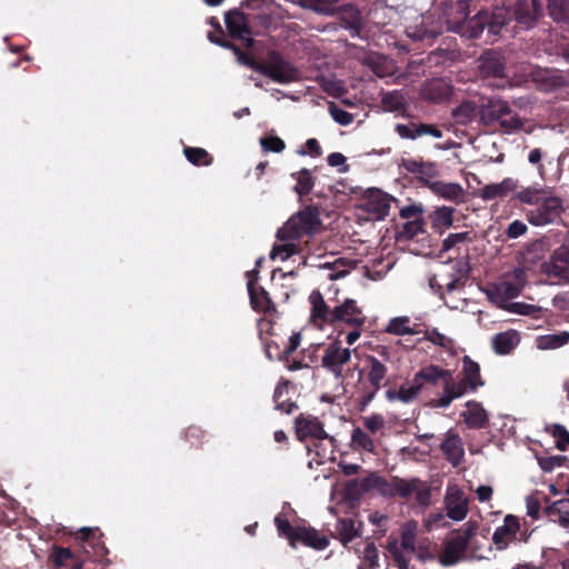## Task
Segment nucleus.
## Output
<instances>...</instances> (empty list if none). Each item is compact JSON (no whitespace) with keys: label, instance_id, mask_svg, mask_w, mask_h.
I'll list each match as a JSON object with an SVG mask.
<instances>
[{"label":"nucleus","instance_id":"4","mask_svg":"<svg viewBox=\"0 0 569 569\" xmlns=\"http://www.w3.org/2000/svg\"><path fill=\"white\" fill-rule=\"evenodd\" d=\"M371 353L363 358V367L359 375L365 376L360 405H369L377 392L388 385V363L392 362L393 351L385 345L370 347Z\"/></svg>","mask_w":569,"mask_h":569},{"label":"nucleus","instance_id":"54","mask_svg":"<svg viewBox=\"0 0 569 569\" xmlns=\"http://www.w3.org/2000/svg\"><path fill=\"white\" fill-rule=\"evenodd\" d=\"M382 106L388 111H401L406 108V102L403 96L399 91H390L383 94L382 97Z\"/></svg>","mask_w":569,"mask_h":569},{"label":"nucleus","instance_id":"13","mask_svg":"<svg viewBox=\"0 0 569 569\" xmlns=\"http://www.w3.org/2000/svg\"><path fill=\"white\" fill-rule=\"evenodd\" d=\"M478 72L483 79L506 77V59L501 51L487 49L477 60Z\"/></svg>","mask_w":569,"mask_h":569},{"label":"nucleus","instance_id":"33","mask_svg":"<svg viewBox=\"0 0 569 569\" xmlns=\"http://www.w3.org/2000/svg\"><path fill=\"white\" fill-rule=\"evenodd\" d=\"M479 109L476 102L465 100L451 111V117L457 124L467 126L479 117Z\"/></svg>","mask_w":569,"mask_h":569},{"label":"nucleus","instance_id":"22","mask_svg":"<svg viewBox=\"0 0 569 569\" xmlns=\"http://www.w3.org/2000/svg\"><path fill=\"white\" fill-rule=\"evenodd\" d=\"M538 89L545 92L552 91L566 84L565 78L555 69L538 68L531 73Z\"/></svg>","mask_w":569,"mask_h":569},{"label":"nucleus","instance_id":"12","mask_svg":"<svg viewBox=\"0 0 569 569\" xmlns=\"http://www.w3.org/2000/svg\"><path fill=\"white\" fill-rule=\"evenodd\" d=\"M431 368H433V365L422 367L418 372H416L413 376L412 383L410 386L402 385L400 386L399 389H388L386 391L387 400L391 402L400 401L402 403L412 402L415 399L418 398L425 385L432 386L431 381L427 380L426 378H422L423 373L430 370Z\"/></svg>","mask_w":569,"mask_h":569},{"label":"nucleus","instance_id":"14","mask_svg":"<svg viewBox=\"0 0 569 569\" xmlns=\"http://www.w3.org/2000/svg\"><path fill=\"white\" fill-rule=\"evenodd\" d=\"M510 19H515L519 24L531 28L542 14V4L538 0H517L511 9Z\"/></svg>","mask_w":569,"mask_h":569},{"label":"nucleus","instance_id":"43","mask_svg":"<svg viewBox=\"0 0 569 569\" xmlns=\"http://www.w3.org/2000/svg\"><path fill=\"white\" fill-rule=\"evenodd\" d=\"M321 268H327L333 272L329 274L331 280L343 278L355 267V261L346 258H337L332 262H325L320 264Z\"/></svg>","mask_w":569,"mask_h":569},{"label":"nucleus","instance_id":"55","mask_svg":"<svg viewBox=\"0 0 569 569\" xmlns=\"http://www.w3.org/2000/svg\"><path fill=\"white\" fill-rule=\"evenodd\" d=\"M351 441L358 448L368 452H373L375 442L371 437L360 428H355L351 435Z\"/></svg>","mask_w":569,"mask_h":569},{"label":"nucleus","instance_id":"3","mask_svg":"<svg viewBox=\"0 0 569 569\" xmlns=\"http://www.w3.org/2000/svg\"><path fill=\"white\" fill-rule=\"evenodd\" d=\"M513 199L522 206L527 221L533 227L558 224L567 210L566 200L550 188H523Z\"/></svg>","mask_w":569,"mask_h":569},{"label":"nucleus","instance_id":"45","mask_svg":"<svg viewBox=\"0 0 569 569\" xmlns=\"http://www.w3.org/2000/svg\"><path fill=\"white\" fill-rule=\"evenodd\" d=\"M183 154L187 160L193 166H209L212 163V156L203 148L199 147H184Z\"/></svg>","mask_w":569,"mask_h":569},{"label":"nucleus","instance_id":"18","mask_svg":"<svg viewBox=\"0 0 569 569\" xmlns=\"http://www.w3.org/2000/svg\"><path fill=\"white\" fill-rule=\"evenodd\" d=\"M519 530V519L513 515H507L503 519V525L496 528L492 535V542L498 550H505L511 541L517 539Z\"/></svg>","mask_w":569,"mask_h":569},{"label":"nucleus","instance_id":"16","mask_svg":"<svg viewBox=\"0 0 569 569\" xmlns=\"http://www.w3.org/2000/svg\"><path fill=\"white\" fill-rule=\"evenodd\" d=\"M331 319L333 325L343 322L356 328H361L366 322V316L353 299H346L342 305L333 308Z\"/></svg>","mask_w":569,"mask_h":569},{"label":"nucleus","instance_id":"63","mask_svg":"<svg viewBox=\"0 0 569 569\" xmlns=\"http://www.w3.org/2000/svg\"><path fill=\"white\" fill-rule=\"evenodd\" d=\"M528 231L527 224L522 220H513L507 227L505 234L508 239H517Z\"/></svg>","mask_w":569,"mask_h":569},{"label":"nucleus","instance_id":"19","mask_svg":"<svg viewBox=\"0 0 569 569\" xmlns=\"http://www.w3.org/2000/svg\"><path fill=\"white\" fill-rule=\"evenodd\" d=\"M395 131L399 134L400 138L409 140H416L422 136H431L433 138L440 139L443 136L442 130L432 123H397L395 126Z\"/></svg>","mask_w":569,"mask_h":569},{"label":"nucleus","instance_id":"64","mask_svg":"<svg viewBox=\"0 0 569 569\" xmlns=\"http://www.w3.org/2000/svg\"><path fill=\"white\" fill-rule=\"evenodd\" d=\"M400 217L407 221L409 220H416V219H423V207L421 204H410L400 209L399 212Z\"/></svg>","mask_w":569,"mask_h":569},{"label":"nucleus","instance_id":"46","mask_svg":"<svg viewBox=\"0 0 569 569\" xmlns=\"http://www.w3.org/2000/svg\"><path fill=\"white\" fill-rule=\"evenodd\" d=\"M455 208L452 207H440L437 208L432 214V226L442 232L443 229H447L453 223V213Z\"/></svg>","mask_w":569,"mask_h":569},{"label":"nucleus","instance_id":"44","mask_svg":"<svg viewBox=\"0 0 569 569\" xmlns=\"http://www.w3.org/2000/svg\"><path fill=\"white\" fill-rule=\"evenodd\" d=\"M291 177L297 180V184L295 186L296 193L300 197H305L311 192L315 186V179L309 169L303 168L300 171L292 173Z\"/></svg>","mask_w":569,"mask_h":569},{"label":"nucleus","instance_id":"48","mask_svg":"<svg viewBox=\"0 0 569 569\" xmlns=\"http://www.w3.org/2000/svg\"><path fill=\"white\" fill-rule=\"evenodd\" d=\"M547 9L549 16L556 22L569 21V1L568 0H548Z\"/></svg>","mask_w":569,"mask_h":569},{"label":"nucleus","instance_id":"15","mask_svg":"<svg viewBox=\"0 0 569 569\" xmlns=\"http://www.w3.org/2000/svg\"><path fill=\"white\" fill-rule=\"evenodd\" d=\"M469 500L458 486L447 488L445 505L448 518L455 521L463 520L469 511Z\"/></svg>","mask_w":569,"mask_h":569},{"label":"nucleus","instance_id":"60","mask_svg":"<svg viewBox=\"0 0 569 569\" xmlns=\"http://www.w3.org/2000/svg\"><path fill=\"white\" fill-rule=\"evenodd\" d=\"M329 113L341 126H348L353 121L352 114L338 107L335 102L329 104Z\"/></svg>","mask_w":569,"mask_h":569},{"label":"nucleus","instance_id":"21","mask_svg":"<svg viewBox=\"0 0 569 569\" xmlns=\"http://www.w3.org/2000/svg\"><path fill=\"white\" fill-rule=\"evenodd\" d=\"M340 26L348 30L352 38L360 37L363 19L360 10L352 3L343 4L339 13Z\"/></svg>","mask_w":569,"mask_h":569},{"label":"nucleus","instance_id":"7","mask_svg":"<svg viewBox=\"0 0 569 569\" xmlns=\"http://www.w3.org/2000/svg\"><path fill=\"white\" fill-rule=\"evenodd\" d=\"M477 523L467 522L463 527L452 530L443 542L438 560L445 567L457 565L465 559L470 540L476 535Z\"/></svg>","mask_w":569,"mask_h":569},{"label":"nucleus","instance_id":"32","mask_svg":"<svg viewBox=\"0 0 569 569\" xmlns=\"http://www.w3.org/2000/svg\"><path fill=\"white\" fill-rule=\"evenodd\" d=\"M367 210L375 213L377 218H385L390 210L389 196L380 190L370 191V196L367 200Z\"/></svg>","mask_w":569,"mask_h":569},{"label":"nucleus","instance_id":"2","mask_svg":"<svg viewBox=\"0 0 569 569\" xmlns=\"http://www.w3.org/2000/svg\"><path fill=\"white\" fill-rule=\"evenodd\" d=\"M322 221L317 206L309 204L293 213L281 228L278 229L276 237L282 243L274 244L270 252V258L284 261L301 252L300 241L303 238L312 239L320 231Z\"/></svg>","mask_w":569,"mask_h":569},{"label":"nucleus","instance_id":"38","mask_svg":"<svg viewBox=\"0 0 569 569\" xmlns=\"http://www.w3.org/2000/svg\"><path fill=\"white\" fill-rule=\"evenodd\" d=\"M416 325L411 326V320L407 316L396 317L389 320L385 331L395 336L417 335Z\"/></svg>","mask_w":569,"mask_h":569},{"label":"nucleus","instance_id":"39","mask_svg":"<svg viewBox=\"0 0 569 569\" xmlns=\"http://www.w3.org/2000/svg\"><path fill=\"white\" fill-rule=\"evenodd\" d=\"M101 533H98L97 530L91 528H82L80 530V540L91 547L96 555L102 557L108 553V549L101 540Z\"/></svg>","mask_w":569,"mask_h":569},{"label":"nucleus","instance_id":"31","mask_svg":"<svg viewBox=\"0 0 569 569\" xmlns=\"http://www.w3.org/2000/svg\"><path fill=\"white\" fill-rule=\"evenodd\" d=\"M298 542L316 550H323L329 546V539L320 535V532L312 527L307 528L300 526L297 535V543Z\"/></svg>","mask_w":569,"mask_h":569},{"label":"nucleus","instance_id":"30","mask_svg":"<svg viewBox=\"0 0 569 569\" xmlns=\"http://www.w3.org/2000/svg\"><path fill=\"white\" fill-rule=\"evenodd\" d=\"M208 38L211 42H213L222 48L231 49L233 51V53L236 54L238 61L241 64L260 73V71H261L260 67H262V62L257 61L251 54L244 52L238 46H236L234 43H232L229 40L216 39L212 33L208 34Z\"/></svg>","mask_w":569,"mask_h":569},{"label":"nucleus","instance_id":"57","mask_svg":"<svg viewBox=\"0 0 569 569\" xmlns=\"http://www.w3.org/2000/svg\"><path fill=\"white\" fill-rule=\"evenodd\" d=\"M261 148L266 152H282L286 148L284 141L278 136H267L260 139Z\"/></svg>","mask_w":569,"mask_h":569},{"label":"nucleus","instance_id":"59","mask_svg":"<svg viewBox=\"0 0 569 569\" xmlns=\"http://www.w3.org/2000/svg\"><path fill=\"white\" fill-rule=\"evenodd\" d=\"M470 240V232L468 231L449 233L448 237L442 241V251H449L459 243H463Z\"/></svg>","mask_w":569,"mask_h":569},{"label":"nucleus","instance_id":"58","mask_svg":"<svg viewBox=\"0 0 569 569\" xmlns=\"http://www.w3.org/2000/svg\"><path fill=\"white\" fill-rule=\"evenodd\" d=\"M566 461V456H550L538 458V465L543 472H551L556 467L563 466Z\"/></svg>","mask_w":569,"mask_h":569},{"label":"nucleus","instance_id":"28","mask_svg":"<svg viewBox=\"0 0 569 569\" xmlns=\"http://www.w3.org/2000/svg\"><path fill=\"white\" fill-rule=\"evenodd\" d=\"M517 188V182L511 178H505L500 183L487 184L479 190V197L485 200L505 198Z\"/></svg>","mask_w":569,"mask_h":569},{"label":"nucleus","instance_id":"36","mask_svg":"<svg viewBox=\"0 0 569 569\" xmlns=\"http://www.w3.org/2000/svg\"><path fill=\"white\" fill-rule=\"evenodd\" d=\"M569 342V332L548 333L536 339L537 348L540 350L558 349Z\"/></svg>","mask_w":569,"mask_h":569},{"label":"nucleus","instance_id":"5","mask_svg":"<svg viewBox=\"0 0 569 569\" xmlns=\"http://www.w3.org/2000/svg\"><path fill=\"white\" fill-rule=\"evenodd\" d=\"M465 11L466 7H461L463 19L453 22L452 30L468 39L479 38L486 28L489 34L499 36L510 19V12L505 7H496L492 11L481 10L470 18Z\"/></svg>","mask_w":569,"mask_h":569},{"label":"nucleus","instance_id":"27","mask_svg":"<svg viewBox=\"0 0 569 569\" xmlns=\"http://www.w3.org/2000/svg\"><path fill=\"white\" fill-rule=\"evenodd\" d=\"M440 449L446 457L447 461H449L453 467H457L461 463L465 451L462 447V441L460 437L456 433H448L446 439L440 446Z\"/></svg>","mask_w":569,"mask_h":569},{"label":"nucleus","instance_id":"41","mask_svg":"<svg viewBox=\"0 0 569 569\" xmlns=\"http://www.w3.org/2000/svg\"><path fill=\"white\" fill-rule=\"evenodd\" d=\"M274 525L277 527L278 533L280 537L286 538L289 541V545L292 548L297 547V535L299 532L300 526L293 527L289 520L283 517L282 513H279L274 518Z\"/></svg>","mask_w":569,"mask_h":569},{"label":"nucleus","instance_id":"6","mask_svg":"<svg viewBox=\"0 0 569 569\" xmlns=\"http://www.w3.org/2000/svg\"><path fill=\"white\" fill-rule=\"evenodd\" d=\"M479 121L485 127L498 123L505 133L516 132L523 127V120L518 112L511 109L507 101L500 99H489L487 103L480 106Z\"/></svg>","mask_w":569,"mask_h":569},{"label":"nucleus","instance_id":"35","mask_svg":"<svg viewBox=\"0 0 569 569\" xmlns=\"http://www.w3.org/2000/svg\"><path fill=\"white\" fill-rule=\"evenodd\" d=\"M519 343V335L515 330L497 333L492 339V347L498 355L510 353Z\"/></svg>","mask_w":569,"mask_h":569},{"label":"nucleus","instance_id":"52","mask_svg":"<svg viewBox=\"0 0 569 569\" xmlns=\"http://www.w3.org/2000/svg\"><path fill=\"white\" fill-rule=\"evenodd\" d=\"M423 339L430 341L435 346H438L445 350H451L455 346V342L451 338L445 336L439 332L437 328L427 329L425 331Z\"/></svg>","mask_w":569,"mask_h":569},{"label":"nucleus","instance_id":"42","mask_svg":"<svg viewBox=\"0 0 569 569\" xmlns=\"http://www.w3.org/2000/svg\"><path fill=\"white\" fill-rule=\"evenodd\" d=\"M336 531L343 546H347L360 535L359 528L356 527V521L351 518L339 519L336 525Z\"/></svg>","mask_w":569,"mask_h":569},{"label":"nucleus","instance_id":"56","mask_svg":"<svg viewBox=\"0 0 569 569\" xmlns=\"http://www.w3.org/2000/svg\"><path fill=\"white\" fill-rule=\"evenodd\" d=\"M551 435L556 438V447L560 451H566L569 447V431L561 425L551 427Z\"/></svg>","mask_w":569,"mask_h":569},{"label":"nucleus","instance_id":"29","mask_svg":"<svg viewBox=\"0 0 569 569\" xmlns=\"http://www.w3.org/2000/svg\"><path fill=\"white\" fill-rule=\"evenodd\" d=\"M423 98L433 103H441L450 99L451 87L443 80H432L422 90Z\"/></svg>","mask_w":569,"mask_h":569},{"label":"nucleus","instance_id":"47","mask_svg":"<svg viewBox=\"0 0 569 569\" xmlns=\"http://www.w3.org/2000/svg\"><path fill=\"white\" fill-rule=\"evenodd\" d=\"M416 483H419V478L413 477L406 479L395 476L393 489L396 491V497L405 500H411Z\"/></svg>","mask_w":569,"mask_h":569},{"label":"nucleus","instance_id":"11","mask_svg":"<svg viewBox=\"0 0 569 569\" xmlns=\"http://www.w3.org/2000/svg\"><path fill=\"white\" fill-rule=\"evenodd\" d=\"M224 22L231 38L238 39L246 48L253 46L252 31L249 26L248 16L240 9H231L224 14Z\"/></svg>","mask_w":569,"mask_h":569},{"label":"nucleus","instance_id":"24","mask_svg":"<svg viewBox=\"0 0 569 569\" xmlns=\"http://www.w3.org/2000/svg\"><path fill=\"white\" fill-rule=\"evenodd\" d=\"M430 190L433 194L443 198L448 201L459 204L465 200V190L460 183L435 181L430 183Z\"/></svg>","mask_w":569,"mask_h":569},{"label":"nucleus","instance_id":"51","mask_svg":"<svg viewBox=\"0 0 569 569\" xmlns=\"http://www.w3.org/2000/svg\"><path fill=\"white\" fill-rule=\"evenodd\" d=\"M379 567V552L373 542H368L358 569H376Z\"/></svg>","mask_w":569,"mask_h":569},{"label":"nucleus","instance_id":"25","mask_svg":"<svg viewBox=\"0 0 569 569\" xmlns=\"http://www.w3.org/2000/svg\"><path fill=\"white\" fill-rule=\"evenodd\" d=\"M395 476L389 480L386 478L378 476L376 473H371L368 477H365L360 481L361 491H369L371 489H376L383 497L396 498V491L393 489Z\"/></svg>","mask_w":569,"mask_h":569},{"label":"nucleus","instance_id":"40","mask_svg":"<svg viewBox=\"0 0 569 569\" xmlns=\"http://www.w3.org/2000/svg\"><path fill=\"white\" fill-rule=\"evenodd\" d=\"M101 533H98L97 530L91 528H82L80 530V540L91 547L96 555L102 557L108 553V549L101 540Z\"/></svg>","mask_w":569,"mask_h":569},{"label":"nucleus","instance_id":"1","mask_svg":"<svg viewBox=\"0 0 569 569\" xmlns=\"http://www.w3.org/2000/svg\"><path fill=\"white\" fill-rule=\"evenodd\" d=\"M461 379L456 381L450 370L433 365V368L426 371L422 378L432 382V386H441L442 392L438 398L431 399L429 406L432 408H448L451 402L461 398L468 392H475L485 385L480 373V366L469 356L462 358Z\"/></svg>","mask_w":569,"mask_h":569},{"label":"nucleus","instance_id":"26","mask_svg":"<svg viewBox=\"0 0 569 569\" xmlns=\"http://www.w3.org/2000/svg\"><path fill=\"white\" fill-rule=\"evenodd\" d=\"M309 302L311 305V319L316 323H331L333 325V319H331L332 309L328 307L326 303L321 292L319 290H313L309 296Z\"/></svg>","mask_w":569,"mask_h":569},{"label":"nucleus","instance_id":"17","mask_svg":"<svg viewBox=\"0 0 569 569\" xmlns=\"http://www.w3.org/2000/svg\"><path fill=\"white\" fill-rule=\"evenodd\" d=\"M247 288L250 306L256 312L264 315H273L277 312L276 305L270 293L262 286L256 284V280H248Z\"/></svg>","mask_w":569,"mask_h":569},{"label":"nucleus","instance_id":"61","mask_svg":"<svg viewBox=\"0 0 569 569\" xmlns=\"http://www.w3.org/2000/svg\"><path fill=\"white\" fill-rule=\"evenodd\" d=\"M184 438L191 447L198 448L203 442L204 432L200 427L190 426L186 429Z\"/></svg>","mask_w":569,"mask_h":569},{"label":"nucleus","instance_id":"50","mask_svg":"<svg viewBox=\"0 0 569 569\" xmlns=\"http://www.w3.org/2000/svg\"><path fill=\"white\" fill-rule=\"evenodd\" d=\"M413 489V497L411 498L416 506L428 508L431 505V486L419 479V483H416Z\"/></svg>","mask_w":569,"mask_h":569},{"label":"nucleus","instance_id":"34","mask_svg":"<svg viewBox=\"0 0 569 569\" xmlns=\"http://www.w3.org/2000/svg\"><path fill=\"white\" fill-rule=\"evenodd\" d=\"M545 503L547 505L545 508V513L552 518L557 517V521L563 528H567L568 523L566 520H569V500L560 499L553 502H550L549 497L545 496Z\"/></svg>","mask_w":569,"mask_h":569},{"label":"nucleus","instance_id":"10","mask_svg":"<svg viewBox=\"0 0 569 569\" xmlns=\"http://www.w3.org/2000/svg\"><path fill=\"white\" fill-rule=\"evenodd\" d=\"M295 432L297 439L305 441L307 439L325 440L328 439L335 442L336 439L330 437L325 430L323 423L318 417L311 413H300L295 419Z\"/></svg>","mask_w":569,"mask_h":569},{"label":"nucleus","instance_id":"23","mask_svg":"<svg viewBox=\"0 0 569 569\" xmlns=\"http://www.w3.org/2000/svg\"><path fill=\"white\" fill-rule=\"evenodd\" d=\"M467 410L461 413L466 425L472 429H485L489 425V417L480 402L469 400L466 402Z\"/></svg>","mask_w":569,"mask_h":569},{"label":"nucleus","instance_id":"53","mask_svg":"<svg viewBox=\"0 0 569 569\" xmlns=\"http://www.w3.org/2000/svg\"><path fill=\"white\" fill-rule=\"evenodd\" d=\"M439 174L438 167L435 162L422 161L418 174L416 176L420 183L430 189L431 179Z\"/></svg>","mask_w":569,"mask_h":569},{"label":"nucleus","instance_id":"37","mask_svg":"<svg viewBox=\"0 0 569 569\" xmlns=\"http://www.w3.org/2000/svg\"><path fill=\"white\" fill-rule=\"evenodd\" d=\"M289 381L278 383L273 392L274 408L283 413L291 415L298 409V405L289 398L283 399V393L287 391Z\"/></svg>","mask_w":569,"mask_h":569},{"label":"nucleus","instance_id":"9","mask_svg":"<svg viewBox=\"0 0 569 569\" xmlns=\"http://www.w3.org/2000/svg\"><path fill=\"white\" fill-rule=\"evenodd\" d=\"M540 270L556 282L569 283V251L563 243L541 263Z\"/></svg>","mask_w":569,"mask_h":569},{"label":"nucleus","instance_id":"8","mask_svg":"<svg viewBox=\"0 0 569 569\" xmlns=\"http://www.w3.org/2000/svg\"><path fill=\"white\" fill-rule=\"evenodd\" d=\"M260 69L261 74L277 83H290L299 79V70L276 50L268 51Z\"/></svg>","mask_w":569,"mask_h":569},{"label":"nucleus","instance_id":"20","mask_svg":"<svg viewBox=\"0 0 569 569\" xmlns=\"http://www.w3.org/2000/svg\"><path fill=\"white\" fill-rule=\"evenodd\" d=\"M351 358V351L348 348H341L338 342L330 343L322 357V366L333 373L339 375L343 365Z\"/></svg>","mask_w":569,"mask_h":569},{"label":"nucleus","instance_id":"62","mask_svg":"<svg viewBox=\"0 0 569 569\" xmlns=\"http://www.w3.org/2000/svg\"><path fill=\"white\" fill-rule=\"evenodd\" d=\"M319 83L321 88L333 97H339L343 92V88L339 81L332 78L320 77Z\"/></svg>","mask_w":569,"mask_h":569},{"label":"nucleus","instance_id":"49","mask_svg":"<svg viewBox=\"0 0 569 569\" xmlns=\"http://www.w3.org/2000/svg\"><path fill=\"white\" fill-rule=\"evenodd\" d=\"M423 219L406 221L397 231L398 240H411L423 232Z\"/></svg>","mask_w":569,"mask_h":569}]
</instances>
